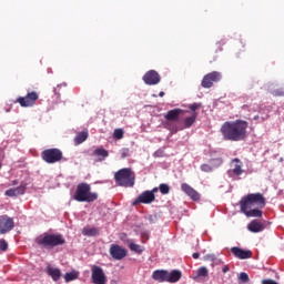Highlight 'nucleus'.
Returning <instances> with one entry per match:
<instances>
[{
	"instance_id": "1",
	"label": "nucleus",
	"mask_w": 284,
	"mask_h": 284,
	"mask_svg": "<svg viewBox=\"0 0 284 284\" xmlns=\"http://www.w3.org/2000/svg\"><path fill=\"white\" fill-rule=\"evenodd\" d=\"M250 123L245 120L226 121L222 124L220 132L224 141H245Z\"/></svg>"
},
{
	"instance_id": "2",
	"label": "nucleus",
	"mask_w": 284,
	"mask_h": 284,
	"mask_svg": "<svg viewBox=\"0 0 284 284\" xmlns=\"http://www.w3.org/2000/svg\"><path fill=\"white\" fill-rule=\"evenodd\" d=\"M36 243L44 250H54L59 245H65V237L59 233H42L36 239Z\"/></svg>"
},
{
	"instance_id": "3",
	"label": "nucleus",
	"mask_w": 284,
	"mask_h": 284,
	"mask_svg": "<svg viewBox=\"0 0 284 284\" xmlns=\"http://www.w3.org/2000/svg\"><path fill=\"white\" fill-rule=\"evenodd\" d=\"M253 207H265V197L261 193H250L243 196L240 201V210L242 213L253 210Z\"/></svg>"
},
{
	"instance_id": "4",
	"label": "nucleus",
	"mask_w": 284,
	"mask_h": 284,
	"mask_svg": "<svg viewBox=\"0 0 284 284\" xmlns=\"http://www.w3.org/2000/svg\"><path fill=\"white\" fill-rule=\"evenodd\" d=\"M73 199L78 203H94L99 199V193L92 192V186L82 182L78 184Z\"/></svg>"
},
{
	"instance_id": "5",
	"label": "nucleus",
	"mask_w": 284,
	"mask_h": 284,
	"mask_svg": "<svg viewBox=\"0 0 284 284\" xmlns=\"http://www.w3.org/2000/svg\"><path fill=\"white\" fill-rule=\"evenodd\" d=\"M114 181L120 187H134L136 181V173L132 169H120L114 174Z\"/></svg>"
},
{
	"instance_id": "6",
	"label": "nucleus",
	"mask_w": 284,
	"mask_h": 284,
	"mask_svg": "<svg viewBox=\"0 0 284 284\" xmlns=\"http://www.w3.org/2000/svg\"><path fill=\"white\" fill-rule=\"evenodd\" d=\"M190 111H185L183 109H173L166 112L164 115L165 119V128L170 130L172 134H176L179 132V126L174 125V121H179V116L183 114H187Z\"/></svg>"
},
{
	"instance_id": "7",
	"label": "nucleus",
	"mask_w": 284,
	"mask_h": 284,
	"mask_svg": "<svg viewBox=\"0 0 284 284\" xmlns=\"http://www.w3.org/2000/svg\"><path fill=\"white\" fill-rule=\"evenodd\" d=\"M41 159L44 163H59L63 160V151L57 148L45 149L41 152Z\"/></svg>"
},
{
	"instance_id": "8",
	"label": "nucleus",
	"mask_w": 284,
	"mask_h": 284,
	"mask_svg": "<svg viewBox=\"0 0 284 284\" xmlns=\"http://www.w3.org/2000/svg\"><path fill=\"white\" fill-rule=\"evenodd\" d=\"M37 101H39V93L36 91L28 92L24 97H19L16 103H19L21 108H33Z\"/></svg>"
},
{
	"instance_id": "9",
	"label": "nucleus",
	"mask_w": 284,
	"mask_h": 284,
	"mask_svg": "<svg viewBox=\"0 0 284 284\" xmlns=\"http://www.w3.org/2000/svg\"><path fill=\"white\" fill-rule=\"evenodd\" d=\"M223 79V74L219 71H212L205 74L202 79L201 85L202 88L210 89L214 85V83H219Z\"/></svg>"
},
{
	"instance_id": "10",
	"label": "nucleus",
	"mask_w": 284,
	"mask_h": 284,
	"mask_svg": "<svg viewBox=\"0 0 284 284\" xmlns=\"http://www.w3.org/2000/svg\"><path fill=\"white\" fill-rule=\"evenodd\" d=\"M91 280L93 284H106L108 277L105 276V272L101 266L92 265L91 266Z\"/></svg>"
},
{
	"instance_id": "11",
	"label": "nucleus",
	"mask_w": 284,
	"mask_h": 284,
	"mask_svg": "<svg viewBox=\"0 0 284 284\" xmlns=\"http://www.w3.org/2000/svg\"><path fill=\"white\" fill-rule=\"evenodd\" d=\"M14 230V219L8 215H0V234H8Z\"/></svg>"
},
{
	"instance_id": "12",
	"label": "nucleus",
	"mask_w": 284,
	"mask_h": 284,
	"mask_svg": "<svg viewBox=\"0 0 284 284\" xmlns=\"http://www.w3.org/2000/svg\"><path fill=\"white\" fill-rule=\"evenodd\" d=\"M109 253H110V256L114 258V261H123V258L128 256V250L123 248L119 244H111Z\"/></svg>"
},
{
	"instance_id": "13",
	"label": "nucleus",
	"mask_w": 284,
	"mask_h": 284,
	"mask_svg": "<svg viewBox=\"0 0 284 284\" xmlns=\"http://www.w3.org/2000/svg\"><path fill=\"white\" fill-rule=\"evenodd\" d=\"M154 201H156V195L150 191H144L134 200L133 205H139V203L150 205V203H154Z\"/></svg>"
},
{
	"instance_id": "14",
	"label": "nucleus",
	"mask_w": 284,
	"mask_h": 284,
	"mask_svg": "<svg viewBox=\"0 0 284 284\" xmlns=\"http://www.w3.org/2000/svg\"><path fill=\"white\" fill-rule=\"evenodd\" d=\"M143 81L146 85H158L161 83V75L159 72L150 70L143 75Z\"/></svg>"
},
{
	"instance_id": "15",
	"label": "nucleus",
	"mask_w": 284,
	"mask_h": 284,
	"mask_svg": "<svg viewBox=\"0 0 284 284\" xmlns=\"http://www.w3.org/2000/svg\"><path fill=\"white\" fill-rule=\"evenodd\" d=\"M231 252L235 258H240L241 261H244L245 258H252V251L243 250L239 246H233Z\"/></svg>"
},
{
	"instance_id": "16",
	"label": "nucleus",
	"mask_w": 284,
	"mask_h": 284,
	"mask_svg": "<svg viewBox=\"0 0 284 284\" xmlns=\"http://www.w3.org/2000/svg\"><path fill=\"white\" fill-rule=\"evenodd\" d=\"M181 190L184 192V194H187L192 201H199L201 199L199 192L187 183H182Z\"/></svg>"
},
{
	"instance_id": "17",
	"label": "nucleus",
	"mask_w": 284,
	"mask_h": 284,
	"mask_svg": "<svg viewBox=\"0 0 284 284\" xmlns=\"http://www.w3.org/2000/svg\"><path fill=\"white\" fill-rule=\"evenodd\" d=\"M196 116L199 113L194 112L191 116H186L182 120V126L179 130H187L196 123Z\"/></svg>"
},
{
	"instance_id": "18",
	"label": "nucleus",
	"mask_w": 284,
	"mask_h": 284,
	"mask_svg": "<svg viewBox=\"0 0 284 284\" xmlns=\"http://www.w3.org/2000/svg\"><path fill=\"white\" fill-rule=\"evenodd\" d=\"M247 230L253 234H257L258 232H263L265 230V226L257 220H253L247 224Z\"/></svg>"
},
{
	"instance_id": "19",
	"label": "nucleus",
	"mask_w": 284,
	"mask_h": 284,
	"mask_svg": "<svg viewBox=\"0 0 284 284\" xmlns=\"http://www.w3.org/2000/svg\"><path fill=\"white\" fill-rule=\"evenodd\" d=\"M181 276H183V273L179 270H173L171 272L166 271V283H179Z\"/></svg>"
},
{
	"instance_id": "20",
	"label": "nucleus",
	"mask_w": 284,
	"mask_h": 284,
	"mask_svg": "<svg viewBox=\"0 0 284 284\" xmlns=\"http://www.w3.org/2000/svg\"><path fill=\"white\" fill-rule=\"evenodd\" d=\"M152 278L159 283H168V271L156 270L152 273Z\"/></svg>"
},
{
	"instance_id": "21",
	"label": "nucleus",
	"mask_w": 284,
	"mask_h": 284,
	"mask_svg": "<svg viewBox=\"0 0 284 284\" xmlns=\"http://www.w3.org/2000/svg\"><path fill=\"white\" fill-rule=\"evenodd\" d=\"M92 156H98V161H105L110 156V152L103 148H98L92 152Z\"/></svg>"
},
{
	"instance_id": "22",
	"label": "nucleus",
	"mask_w": 284,
	"mask_h": 284,
	"mask_svg": "<svg viewBox=\"0 0 284 284\" xmlns=\"http://www.w3.org/2000/svg\"><path fill=\"white\" fill-rule=\"evenodd\" d=\"M244 214L248 219H261L263 216V211H261V207L255 206L254 209L245 211Z\"/></svg>"
},
{
	"instance_id": "23",
	"label": "nucleus",
	"mask_w": 284,
	"mask_h": 284,
	"mask_svg": "<svg viewBox=\"0 0 284 284\" xmlns=\"http://www.w3.org/2000/svg\"><path fill=\"white\" fill-rule=\"evenodd\" d=\"M21 194H26V186L23 185L6 191V196H20Z\"/></svg>"
},
{
	"instance_id": "24",
	"label": "nucleus",
	"mask_w": 284,
	"mask_h": 284,
	"mask_svg": "<svg viewBox=\"0 0 284 284\" xmlns=\"http://www.w3.org/2000/svg\"><path fill=\"white\" fill-rule=\"evenodd\" d=\"M47 274L51 276L52 281H59L61 278V270L54 268L52 266L47 267Z\"/></svg>"
},
{
	"instance_id": "25",
	"label": "nucleus",
	"mask_w": 284,
	"mask_h": 284,
	"mask_svg": "<svg viewBox=\"0 0 284 284\" xmlns=\"http://www.w3.org/2000/svg\"><path fill=\"white\" fill-rule=\"evenodd\" d=\"M88 130L79 132L74 138L75 145H81V143H84V141H88Z\"/></svg>"
},
{
	"instance_id": "26",
	"label": "nucleus",
	"mask_w": 284,
	"mask_h": 284,
	"mask_svg": "<svg viewBox=\"0 0 284 284\" xmlns=\"http://www.w3.org/2000/svg\"><path fill=\"white\" fill-rule=\"evenodd\" d=\"M233 163H236L233 168V174H235V176H241V174H243L241 160L239 158H235L233 160Z\"/></svg>"
},
{
	"instance_id": "27",
	"label": "nucleus",
	"mask_w": 284,
	"mask_h": 284,
	"mask_svg": "<svg viewBox=\"0 0 284 284\" xmlns=\"http://www.w3.org/2000/svg\"><path fill=\"white\" fill-rule=\"evenodd\" d=\"M83 236H98L99 234V229L97 227H84L82 230Z\"/></svg>"
},
{
	"instance_id": "28",
	"label": "nucleus",
	"mask_w": 284,
	"mask_h": 284,
	"mask_svg": "<svg viewBox=\"0 0 284 284\" xmlns=\"http://www.w3.org/2000/svg\"><path fill=\"white\" fill-rule=\"evenodd\" d=\"M79 278V272L72 271L64 274V281L65 283H71V281H77Z\"/></svg>"
},
{
	"instance_id": "29",
	"label": "nucleus",
	"mask_w": 284,
	"mask_h": 284,
	"mask_svg": "<svg viewBox=\"0 0 284 284\" xmlns=\"http://www.w3.org/2000/svg\"><path fill=\"white\" fill-rule=\"evenodd\" d=\"M211 168H221L223 165V159L222 158H215L210 160Z\"/></svg>"
},
{
	"instance_id": "30",
	"label": "nucleus",
	"mask_w": 284,
	"mask_h": 284,
	"mask_svg": "<svg viewBox=\"0 0 284 284\" xmlns=\"http://www.w3.org/2000/svg\"><path fill=\"white\" fill-rule=\"evenodd\" d=\"M129 247L132 252H136V254H141L143 252V247L135 243H131Z\"/></svg>"
},
{
	"instance_id": "31",
	"label": "nucleus",
	"mask_w": 284,
	"mask_h": 284,
	"mask_svg": "<svg viewBox=\"0 0 284 284\" xmlns=\"http://www.w3.org/2000/svg\"><path fill=\"white\" fill-rule=\"evenodd\" d=\"M161 194H170V185L162 183L159 186Z\"/></svg>"
},
{
	"instance_id": "32",
	"label": "nucleus",
	"mask_w": 284,
	"mask_h": 284,
	"mask_svg": "<svg viewBox=\"0 0 284 284\" xmlns=\"http://www.w3.org/2000/svg\"><path fill=\"white\" fill-rule=\"evenodd\" d=\"M113 136L118 140L123 139V129H115L113 132Z\"/></svg>"
},
{
	"instance_id": "33",
	"label": "nucleus",
	"mask_w": 284,
	"mask_h": 284,
	"mask_svg": "<svg viewBox=\"0 0 284 284\" xmlns=\"http://www.w3.org/2000/svg\"><path fill=\"white\" fill-rule=\"evenodd\" d=\"M0 252H8V242L4 239L0 240Z\"/></svg>"
},
{
	"instance_id": "34",
	"label": "nucleus",
	"mask_w": 284,
	"mask_h": 284,
	"mask_svg": "<svg viewBox=\"0 0 284 284\" xmlns=\"http://www.w3.org/2000/svg\"><path fill=\"white\" fill-rule=\"evenodd\" d=\"M200 169L202 170V172H212V170H214L212 168V164H202Z\"/></svg>"
},
{
	"instance_id": "35",
	"label": "nucleus",
	"mask_w": 284,
	"mask_h": 284,
	"mask_svg": "<svg viewBox=\"0 0 284 284\" xmlns=\"http://www.w3.org/2000/svg\"><path fill=\"white\" fill-rule=\"evenodd\" d=\"M197 276H207V268L205 266H202L197 271Z\"/></svg>"
},
{
	"instance_id": "36",
	"label": "nucleus",
	"mask_w": 284,
	"mask_h": 284,
	"mask_svg": "<svg viewBox=\"0 0 284 284\" xmlns=\"http://www.w3.org/2000/svg\"><path fill=\"white\" fill-rule=\"evenodd\" d=\"M240 281H242V283H247V281H250V275H247V273H241Z\"/></svg>"
},
{
	"instance_id": "37",
	"label": "nucleus",
	"mask_w": 284,
	"mask_h": 284,
	"mask_svg": "<svg viewBox=\"0 0 284 284\" xmlns=\"http://www.w3.org/2000/svg\"><path fill=\"white\" fill-rule=\"evenodd\" d=\"M130 154V149L124 148L121 150V159H126V156H129Z\"/></svg>"
},
{
	"instance_id": "38",
	"label": "nucleus",
	"mask_w": 284,
	"mask_h": 284,
	"mask_svg": "<svg viewBox=\"0 0 284 284\" xmlns=\"http://www.w3.org/2000/svg\"><path fill=\"white\" fill-rule=\"evenodd\" d=\"M190 110L193 112V114H194V112H196V110H199L200 108H201V104H199V103H193V104H190Z\"/></svg>"
},
{
	"instance_id": "39",
	"label": "nucleus",
	"mask_w": 284,
	"mask_h": 284,
	"mask_svg": "<svg viewBox=\"0 0 284 284\" xmlns=\"http://www.w3.org/2000/svg\"><path fill=\"white\" fill-rule=\"evenodd\" d=\"M205 261H211V263H214L216 261V255L215 254H207L205 256Z\"/></svg>"
},
{
	"instance_id": "40",
	"label": "nucleus",
	"mask_w": 284,
	"mask_h": 284,
	"mask_svg": "<svg viewBox=\"0 0 284 284\" xmlns=\"http://www.w3.org/2000/svg\"><path fill=\"white\" fill-rule=\"evenodd\" d=\"M212 267H216V265H223V260L216 257L214 263H211Z\"/></svg>"
},
{
	"instance_id": "41",
	"label": "nucleus",
	"mask_w": 284,
	"mask_h": 284,
	"mask_svg": "<svg viewBox=\"0 0 284 284\" xmlns=\"http://www.w3.org/2000/svg\"><path fill=\"white\" fill-rule=\"evenodd\" d=\"M262 284H278V282H276L274 280H263Z\"/></svg>"
},
{
	"instance_id": "42",
	"label": "nucleus",
	"mask_w": 284,
	"mask_h": 284,
	"mask_svg": "<svg viewBox=\"0 0 284 284\" xmlns=\"http://www.w3.org/2000/svg\"><path fill=\"white\" fill-rule=\"evenodd\" d=\"M253 119L254 121H257V123H263V121H265V118H261L258 115H255Z\"/></svg>"
},
{
	"instance_id": "43",
	"label": "nucleus",
	"mask_w": 284,
	"mask_h": 284,
	"mask_svg": "<svg viewBox=\"0 0 284 284\" xmlns=\"http://www.w3.org/2000/svg\"><path fill=\"white\" fill-rule=\"evenodd\" d=\"M229 271H230V265H224V266L222 267L223 274H227Z\"/></svg>"
},
{
	"instance_id": "44",
	"label": "nucleus",
	"mask_w": 284,
	"mask_h": 284,
	"mask_svg": "<svg viewBox=\"0 0 284 284\" xmlns=\"http://www.w3.org/2000/svg\"><path fill=\"white\" fill-rule=\"evenodd\" d=\"M159 190H160L159 187H153L152 191H150V192L153 194H156V192H159Z\"/></svg>"
},
{
	"instance_id": "45",
	"label": "nucleus",
	"mask_w": 284,
	"mask_h": 284,
	"mask_svg": "<svg viewBox=\"0 0 284 284\" xmlns=\"http://www.w3.org/2000/svg\"><path fill=\"white\" fill-rule=\"evenodd\" d=\"M199 256H200L199 253H193V255H192V257L195 258V260L199 258Z\"/></svg>"
},
{
	"instance_id": "46",
	"label": "nucleus",
	"mask_w": 284,
	"mask_h": 284,
	"mask_svg": "<svg viewBox=\"0 0 284 284\" xmlns=\"http://www.w3.org/2000/svg\"><path fill=\"white\" fill-rule=\"evenodd\" d=\"M159 97H165V92L161 91V92L159 93Z\"/></svg>"
},
{
	"instance_id": "47",
	"label": "nucleus",
	"mask_w": 284,
	"mask_h": 284,
	"mask_svg": "<svg viewBox=\"0 0 284 284\" xmlns=\"http://www.w3.org/2000/svg\"><path fill=\"white\" fill-rule=\"evenodd\" d=\"M0 169H1V164H0Z\"/></svg>"
}]
</instances>
